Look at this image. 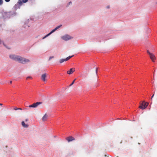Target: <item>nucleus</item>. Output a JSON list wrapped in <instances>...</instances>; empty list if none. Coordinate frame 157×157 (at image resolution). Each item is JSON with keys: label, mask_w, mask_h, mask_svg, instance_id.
Here are the masks:
<instances>
[{"label": "nucleus", "mask_w": 157, "mask_h": 157, "mask_svg": "<svg viewBox=\"0 0 157 157\" xmlns=\"http://www.w3.org/2000/svg\"><path fill=\"white\" fill-rule=\"evenodd\" d=\"M9 57L11 59L23 64L30 62L29 59L15 55H11Z\"/></svg>", "instance_id": "nucleus-1"}, {"label": "nucleus", "mask_w": 157, "mask_h": 157, "mask_svg": "<svg viewBox=\"0 0 157 157\" xmlns=\"http://www.w3.org/2000/svg\"><path fill=\"white\" fill-rule=\"evenodd\" d=\"M72 37L69 35L66 34L61 37V38L63 40L67 41L71 39Z\"/></svg>", "instance_id": "nucleus-2"}, {"label": "nucleus", "mask_w": 157, "mask_h": 157, "mask_svg": "<svg viewBox=\"0 0 157 157\" xmlns=\"http://www.w3.org/2000/svg\"><path fill=\"white\" fill-rule=\"evenodd\" d=\"M148 103L144 101H143L140 105L139 106V108L142 109H145L148 105Z\"/></svg>", "instance_id": "nucleus-3"}, {"label": "nucleus", "mask_w": 157, "mask_h": 157, "mask_svg": "<svg viewBox=\"0 0 157 157\" xmlns=\"http://www.w3.org/2000/svg\"><path fill=\"white\" fill-rule=\"evenodd\" d=\"M42 102H36L35 103H34L32 105H30L29 106V107H32V108H36L39 105L41 104Z\"/></svg>", "instance_id": "nucleus-4"}, {"label": "nucleus", "mask_w": 157, "mask_h": 157, "mask_svg": "<svg viewBox=\"0 0 157 157\" xmlns=\"http://www.w3.org/2000/svg\"><path fill=\"white\" fill-rule=\"evenodd\" d=\"M73 56H69L68 57H67V58L65 59H61L59 60V62L60 63H63L64 61H66L68 60L69 59H70Z\"/></svg>", "instance_id": "nucleus-5"}, {"label": "nucleus", "mask_w": 157, "mask_h": 157, "mask_svg": "<svg viewBox=\"0 0 157 157\" xmlns=\"http://www.w3.org/2000/svg\"><path fill=\"white\" fill-rule=\"evenodd\" d=\"M47 75L46 73L44 74L41 75V79L44 82H45L47 80Z\"/></svg>", "instance_id": "nucleus-6"}, {"label": "nucleus", "mask_w": 157, "mask_h": 157, "mask_svg": "<svg viewBox=\"0 0 157 157\" xmlns=\"http://www.w3.org/2000/svg\"><path fill=\"white\" fill-rule=\"evenodd\" d=\"M150 58L153 62H155V60L156 59V57L155 55L152 53L150 54Z\"/></svg>", "instance_id": "nucleus-7"}, {"label": "nucleus", "mask_w": 157, "mask_h": 157, "mask_svg": "<svg viewBox=\"0 0 157 157\" xmlns=\"http://www.w3.org/2000/svg\"><path fill=\"white\" fill-rule=\"evenodd\" d=\"M75 71V68H71L69 71H68L67 72V73L69 75H70L73 72H74Z\"/></svg>", "instance_id": "nucleus-8"}, {"label": "nucleus", "mask_w": 157, "mask_h": 157, "mask_svg": "<svg viewBox=\"0 0 157 157\" xmlns=\"http://www.w3.org/2000/svg\"><path fill=\"white\" fill-rule=\"evenodd\" d=\"M66 139L68 142H70L75 140V139L72 136H69L67 137Z\"/></svg>", "instance_id": "nucleus-9"}, {"label": "nucleus", "mask_w": 157, "mask_h": 157, "mask_svg": "<svg viewBox=\"0 0 157 157\" xmlns=\"http://www.w3.org/2000/svg\"><path fill=\"white\" fill-rule=\"evenodd\" d=\"M48 117V115L46 114H45L42 118V120L43 121H45L47 120Z\"/></svg>", "instance_id": "nucleus-10"}, {"label": "nucleus", "mask_w": 157, "mask_h": 157, "mask_svg": "<svg viewBox=\"0 0 157 157\" xmlns=\"http://www.w3.org/2000/svg\"><path fill=\"white\" fill-rule=\"evenodd\" d=\"M21 124L22 126L24 128H27L28 125L27 124H25L24 121H22L21 122Z\"/></svg>", "instance_id": "nucleus-11"}, {"label": "nucleus", "mask_w": 157, "mask_h": 157, "mask_svg": "<svg viewBox=\"0 0 157 157\" xmlns=\"http://www.w3.org/2000/svg\"><path fill=\"white\" fill-rule=\"evenodd\" d=\"M62 26V25H59L57 26L56 27L55 29H56V30L58 29L60 27H61Z\"/></svg>", "instance_id": "nucleus-12"}, {"label": "nucleus", "mask_w": 157, "mask_h": 157, "mask_svg": "<svg viewBox=\"0 0 157 157\" xmlns=\"http://www.w3.org/2000/svg\"><path fill=\"white\" fill-rule=\"evenodd\" d=\"M56 31V29H54L53 30H52L49 33H50V34H51L52 33L55 32Z\"/></svg>", "instance_id": "nucleus-13"}, {"label": "nucleus", "mask_w": 157, "mask_h": 157, "mask_svg": "<svg viewBox=\"0 0 157 157\" xmlns=\"http://www.w3.org/2000/svg\"><path fill=\"white\" fill-rule=\"evenodd\" d=\"M76 79H75L74 81H73V82H72V83L69 86H71L74 83L75 81L76 80Z\"/></svg>", "instance_id": "nucleus-14"}, {"label": "nucleus", "mask_w": 157, "mask_h": 157, "mask_svg": "<svg viewBox=\"0 0 157 157\" xmlns=\"http://www.w3.org/2000/svg\"><path fill=\"white\" fill-rule=\"evenodd\" d=\"M54 57L53 56H51L49 57L48 60L50 61L51 59L53 58Z\"/></svg>", "instance_id": "nucleus-15"}, {"label": "nucleus", "mask_w": 157, "mask_h": 157, "mask_svg": "<svg viewBox=\"0 0 157 157\" xmlns=\"http://www.w3.org/2000/svg\"><path fill=\"white\" fill-rule=\"evenodd\" d=\"M3 2V0H0V5L2 4Z\"/></svg>", "instance_id": "nucleus-16"}, {"label": "nucleus", "mask_w": 157, "mask_h": 157, "mask_svg": "<svg viewBox=\"0 0 157 157\" xmlns=\"http://www.w3.org/2000/svg\"><path fill=\"white\" fill-rule=\"evenodd\" d=\"M14 109L15 110H18V109H20V110H21L22 109L21 108H17V107H15L14 108Z\"/></svg>", "instance_id": "nucleus-17"}, {"label": "nucleus", "mask_w": 157, "mask_h": 157, "mask_svg": "<svg viewBox=\"0 0 157 157\" xmlns=\"http://www.w3.org/2000/svg\"><path fill=\"white\" fill-rule=\"evenodd\" d=\"M2 43L3 44L4 46H5V45L4 43V42L3 41H1V40L0 39V44Z\"/></svg>", "instance_id": "nucleus-18"}, {"label": "nucleus", "mask_w": 157, "mask_h": 157, "mask_svg": "<svg viewBox=\"0 0 157 157\" xmlns=\"http://www.w3.org/2000/svg\"><path fill=\"white\" fill-rule=\"evenodd\" d=\"M28 1V0H22V2H23L25 3L26 2Z\"/></svg>", "instance_id": "nucleus-19"}, {"label": "nucleus", "mask_w": 157, "mask_h": 157, "mask_svg": "<svg viewBox=\"0 0 157 157\" xmlns=\"http://www.w3.org/2000/svg\"><path fill=\"white\" fill-rule=\"evenodd\" d=\"M51 35L50 33H49L48 34L46 35L45 36V37H46L48 36H49V35Z\"/></svg>", "instance_id": "nucleus-20"}, {"label": "nucleus", "mask_w": 157, "mask_h": 157, "mask_svg": "<svg viewBox=\"0 0 157 157\" xmlns=\"http://www.w3.org/2000/svg\"><path fill=\"white\" fill-rule=\"evenodd\" d=\"M109 8H110V6H109V5H108V6H107L106 7H105V8H106V9H109Z\"/></svg>", "instance_id": "nucleus-21"}, {"label": "nucleus", "mask_w": 157, "mask_h": 157, "mask_svg": "<svg viewBox=\"0 0 157 157\" xmlns=\"http://www.w3.org/2000/svg\"><path fill=\"white\" fill-rule=\"evenodd\" d=\"M97 72H98V68H96V71H95L96 75H97Z\"/></svg>", "instance_id": "nucleus-22"}, {"label": "nucleus", "mask_w": 157, "mask_h": 157, "mask_svg": "<svg viewBox=\"0 0 157 157\" xmlns=\"http://www.w3.org/2000/svg\"><path fill=\"white\" fill-rule=\"evenodd\" d=\"M147 53L150 55V54H152V53H150L148 50L147 51Z\"/></svg>", "instance_id": "nucleus-23"}, {"label": "nucleus", "mask_w": 157, "mask_h": 157, "mask_svg": "<svg viewBox=\"0 0 157 157\" xmlns=\"http://www.w3.org/2000/svg\"><path fill=\"white\" fill-rule=\"evenodd\" d=\"M5 0L6 2H9L10 0Z\"/></svg>", "instance_id": "nucleus-24"}, {"label": "nucleus", "mask_w": 157, "mask_h": 157, "mask_svg": "<svg viewBox=\"0 0 157 157\" xmlns=\"http://www.w3.org/2000/svg\"><path fill=\"white\" fill-rule=\"evenodd\" d=\"M29 78H32V77L30 76H28L27 77V79H28Z\"/></svg>", "instance_id": "nucleus-25"}, {"label": "nucleus", "mask_w": 157, "mask_h": 157, "mask_svg": "<svg viewBox=\"0 0 157 157\" xmlns=\"http://www.w3.org/2000/svg\"><path fill=\"white\" fill-rule=\"evenodd\" d=\"M25 121V122H27L28 121V119H26Z\"/></svg>", "instance_id": "nucleus-26"}, {"label": "nucleus", "mask_w": 157, "mask_h": 157, "mask_svg": "<svg viewBox=\"0 0 157 157\" xmlns=\"http://www.w3.org/2000/svg\"><path fill=\"white\" fill-rule=\"evenodd\" d=\"M154 96V94H153L152 96H151V99H152V98H153V96Z\"/></svg>", "instance_id": "nucleus-27"}, {"label": "nucleus", "mask_w": 157, "mask_h": 157, "mask_svg": "<svg viewBox=\"0 0 157 157\" xmlns=\"http://www.w3.org/2000/svg\"><path fill=\"white\" fill-rule=\"evenodd\" d=\"M45 38H46V37H45V36H44V37H43L42 38L43 39H44Z\"/></svg>", "instance_id": "nucleus-28"}, {"label": "nucleus", "mask_w": 157, "mask_h": 157, "mask_svg": "<svg viewBox=\"0 0 157 157\" xmlns=\"http://www.w3.org/2000/svg\"><path fill=\"white\" fill-rule=\"evenodd\" d=\"M12 82V81H10V84H11Z\"/></svg>", "instance_id": "nucleus-29"}, {"label": "nucleus", "mask_w": 157, "mask_h": 157, "mask_svg": "<svg viewBox=\"0 0 157 157\" xmlns=\"http://www.w3.org/2000/svg\"><path fill=\"white\" fill-rule=\"evenodd\" d=\"M2 105V104L0 103V105Z\"/></svg>", "instance_id": "nucleus-30"}, {"label": "nucleus", "mask_w": 157, "mask_h": 157, "mask_svg": "<svg viewBox=\"0 0 157 157\" xmlns=\"http://www.w3.org/2000/svg\"><path fill=\"white\" fill-rule=\"evenodd\" d=\"M155 4H157V2H155Z\"/></svg>", "instance_id": "nucleus-31"}]
</instances>
